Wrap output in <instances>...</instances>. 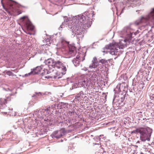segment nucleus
Instances as JSON below:
<instances>
[{
    "instance_id": "nucleus-3",
    "label": "nucleus",
    "mask_w": 154,
    "mask_h": 154,
    "mask_svg": "<svg viewBox=\"0 0 154 154\" xmlns=\"http://www.w3.org/2000/svg\"><path fill=\"white\" fill-rule=\"evenodd\" d=\"M93 76H90L88 75H85L84 78L79 81L78 85L84 88H88L90 86L92 87L95 84V79Z\"/></svg>"
},
{
    "instance_id": "nucleus-19",
    "label": "nucleus",
    "mask_w": 154,
    "mask_h": 154,
    "mask_svg": "<svg viewBox=\"0 0 154 154\" xmlns=\"http://www.w3.org/2000/svg\"><path fill=\"white\" fill-rule=\"evenodd\" d=\"M98 65V63H92V65L90 66L89 67L90 68H94L96 67Z\"/></svg>"
},
{
    "instance_id": "nucleus-23",
    "label": "nucleus",
    "mask_w": 154,
    "mask_h": 154,
    "mask_svg": "<svg viewBox=\"0 0 154 154\" xmlns=\"http://www.w3.org/2000/svg\"><path fill=\"white\" fill-rule=\"evenodd\" d=\"M11 110V108H10L8 107V108H6V110L7 111H8V110Z\"/></svg>"
},
{
    "instance_id": "nucleus-7",
    "label": "nucleus",
    "mask_w": 154,
    "mask_h": 154,
    "mask_svg": "<svg viewBox=\"0 0 154 154\" xmlns=\"http://www.w3.org/2000/svg\"><path fill=\"white\" fill-rule=\"evenodd\" d=\"M69 48V54L71 55V56H74L76 53V48L73 44L70 45L68 46Z\"/></svg>"
},
{
    "instance_id": "nucleus-14",
    "label": "nucleus",
    "mask_w": 154,
    "mask_h": 154,
    "mask_svg": "<svg viewBox=\"0 0 154 154\" xmlns=\"http://www.w3.org/2000/svg\"><path fill=\"white\" fill-rule=\"evenodd\" d=\"M82 94V95L84 94H83V93L82 91H81L76 95H75V99H78V98H79L80 97V96Z\"/></svg>"
},
{
    "instance_id": "nucleus-20",
    "label": "nucleus",
    "mask_w": 154,
    "mask_h": 154,
    "mask_svg": "<svg viewBox=\"0 0 154 154\" xmlns=\"http://www.w3.org/2000/svg\"><path fill=\"white\" fill-rule=\"evenodd\" d=\"M109 50L105 48V47L103 48V50L102 51V52L107 54L109 52Z\"/></svg>"
},
{
    "instance_id": "nucleus-15",
    "label": "nucleus",
    "mask_w": 154,
    "mask_h": 154,
    "mask_svg": "<svg viewBox=\"0 0 154 154\" xmlns=\"http://www.w3.org/2000/svg\"><path fill=\"white\" fill-rule=\"evenodd\" d=\"M144 20V19H143L140 20H137L135 22V24L136 25H138L142 23Z\"/></svg>"
},
{
    "instance_id": "nucleus-18",
    "label": "nucleus",
    "mask_w": 154,
    "mask_h": 154,
    "mask_svg": "<svg viewBox=\"0 0 154 154\" xmlns=\"http://www.w3.org/2000/svg\"><path fill=\"white\" fill-rule=\"evenodd\" d=\"M7 2L8 3V4H9L8 3V2H10L11 1H9V0H2L1 1V3H2V4L4 8V9H5V7L4 6V3L5 2Z\"/></svg>"
},
{
    "instance_id": "nucleus-5",
    "label": "nucleus",
    "mask_w": 154,
    "mask_h": 154,
    "mask_svg": "<svg viewBox=\"0 0 154 154\" xmlns=\"http://www.w3.org/2000/svg\"><path fill=\"white\" fill-rule=\"evenodd\" d=\"M80 27L75 25H74L72 29V31L74 33H75L77 34V38L79 39L80 38H82L83 37V35L81 32L82 30H81Z\"/></svg>"
},
{
    "instance_id": "nucleus-9",
    "label": "nucleus",
    "mask_w": 154,
    "mask_h": 154,
    "mask_svg": "<svg viewBox=\"0 0 154 154\" xmlns=\"http://www.w3.org/2000/svg\"><path fill=\"white\" fill-rule=\"evenodd\" d=\"M43 66H37L36 68L33 69V71H32L30 72L29 73V75H34L39 73L43 70Z\"/></svg>"
},
{
    "instance_id": "nucleus-22",
    "label": "nucleus",
    "mask_w": 154,
    "mask_h": 154,
    "mask_svg": "<svg viewBox=\"0 0 154 154\" xmlns=\"http://www.w3.org/2000/svg\"><path fill=\"white\" fill-rule=\"evenodd\" d=\"M92 63H98L97 59L96 57H94L93 58V60L92 61Z\"/></svg>"
},
{
    "instance_id": "nucleus-1",
    "label": "nucleus",
    "mask_w": 154,
    "mask_h": 154,
    "mask_svg": "<svg viewBox=\"0 0 154 154\" xmlns=\"http://www.w3.org/2000/svg\"><path fill=\"white\" fill-rule=\"evenodd\" d=\"M46 65H47L50 70L53 68H61L63 72V74L66 73L67 69L66 67L64 65L63 62L62 60V57H57L55 59L50 58L45 61Z\"/></svg>"
},
{
    "instance_id": "nucleus-13",
    "label": "nucleus",
    "mask_w": 154,
    "mask_h": 154,
    "mask_svg": "<svg viewBox=\"0 0 154 154\" xmlns=\"http://www.w3.org/2000/svg\"><path fill=\"white\" fill-rule=\"evenodd\" d=\"M116 44L117 46V48H118V49H123L124 48V47H125V45L122 44L121 43H120L118 44Z\"/></svg>"
},
{
    "instance_id": "nucleus-21",
    "label": "nucleus",
    "mask_w": 154,
    "mask_h": 154,
    "mask_svg": "<svg viewBox=\"0 0 154 154\" xmlns=\"http://www.w3.org/2000/svg\"><path fill=\"white\" fill-rule=\"evenodd\" d=\"M107 60L105 59H101L100 60L99 62L102 63V64H105L107 63Z\"/></svg>"
},
{
    "instance_id": "nucleus-17",
    "label": "nucleus",
    "mask_w": 154,
    "mask_h": 154,
    "mask_svg": "<svg viewBox=\"0 0 154 154\" xmlns=\"http://www.w3.org/2000/svg\"><path fill=\"white\" fill-rule=\"evenodd\" d=\"M6 74L9 75V76H14V75L16 76V75H15L13 73H12L10 71H7L6 72Z\"/></svg>"
},
{
    "instance_id": "nucleus-16",
    "label": "nucleus",
    "mask_w": 154,
    "mask_h": 154,
    "mask_svg": "<svg viewBox=\"0 0 154 154\" xmlns=\"http://www.w3.org/2000/svg\"><path fill=\"white\" fill-rule=\"evenodd\" d=\"M149 16L150 19H152L154 20V8L153 9L152 11L150 13Z\"/></svg>"
},
{
    "instance_id": "nucleus-12",
    "label": "nucleus",
    "mask_w": 154,
    "mask_h": 154,
    "mask_svg": "<svg viewBox=\"0 0 154 154\" xmlns=\"http://www.w3.org/2000/svg\"><path fill=\"white\" fill-rule=\"evenodd\" d=\"M80 61L77 60L76 58H74L72 61L73 63L75 66H77L79 64V62Z\"/></svg>"
},
{
    "instance_id": "nucleus-25",
    "label": "nucleus",
    "mask_w": 154,
    "mask_h": 154,
    "mask_svg": "<svg viewBox=\"0 0 154 154\" xmlns=\"http://www.w3.org/2000/svg\"><path fill=\"white\" fill-rule=\"evenodd\" d=\"M4 113L5 114H7V112H4Z\"/></svg>"
},
{
    "instance_id": "nucleus-4",
    "label": "nucleus",
    "mask_w": 154,
    "mask_h": 154,
    "mask_svg": "<svg viewBox=\"0 0 154 154\" xmlns=\"http://www.w3.org/2000/svg\"><path fill=\"white\" fill-rule=\"evenodd\" d=\"M116 44H109L105 46V48L108 50L109 53L112 55H115L118 52V49L117 48Z\"/></svg>"
},
{
    "instance_id": "nucleus-26",
    "label": "nucleus",
    "mask_w": 154,
    "mask_h": 154,
    "mask_svg": "<svg viewBox=\"0 0 154 154\" xmlns=\"http://www.w3.org/2000/svg\"><path fill=\"white\" fill-rule=\"evenodd\" d=\"M124 41L125 42V41H126V40H124Z\"/></svg>"
},
{
    "instance_id": "nucleus-11",
    "label": "nucleus",
    "mask_w": 154,
    "mask_h": 154,
    "mask_svg": "<svg viewBox=\"0 0 154 154\" xmlns=\"http://www.w3.org/2000/svg\"><path fill=\"white\" fill-rule=\"evenodd\" d=\"M11 100L10 97H8L6 99L1 98L0 99V104L2 106L5 105L6 103H7L8 102Z\"/></svg>"
},
{
    "instance_id": "nucleus-8",
    "label": "nucleus",
    "mask_w": 154,
    "mask_h": 154,
    "mask_svg": "<svg viewBox=\"0 0 154 154\" xmlns=\"http://www.w3.org/2000/svg\"><path fill=\"white\" fill-rule=\"evenodd\" d=\"M65 133V131L63 129H61L59 131H56L54 132V137L57 138H60L64 135Z\"/></svg>"
},
{
    "instance_id": "nucleus-24",
    "label": "nucleus",
    "mask_w": 154,
    "mask_h": 154,
    "mask_svg": "<svg viewBox=\"0 0 154 154\" xmlns=\"http://www.w3.org/2000/svg\"><path fill=\"white\" fill-rule=\"evenodd\" d=\"M25 17L24 16V17H21L20 18V19H25Z\"/></svg>"
},
{
    "instance_id": "nucleus-2",
    "label": "nucleus",
    "mask_w": 154,
    "mask_h": 154,
    "mask_svg": "<svg viewBox=\"0 0 154 154\" xmlns=\"http://www.w3.org/2000/svg\"><path fill=\"white\" fill-rule=\"evenodd\" d=\"M131 133H139L140 134V138L143 141L146 140L149 141L151 135V131L149 128H140L132 131Z\"/></svg>"
},
{
    "instance_id": "nucleus-10",
    "label": "nucleus",
    "mask_w": 154,
    "mask_h": 154,
    "mask_svg": "<svg viewBox=\"0 0 154 154\" xmlns=\"http://www.w3.org/2000/svg\"><path fill=\"white\" fill-rule=\"evenodd\" d=\"M86 51L85 52L80 51L76 56L77 60H79L80 61H82L85 60V57L86 56Z\"/></svg>"
},
{
    "instance_id": "nucleus-6",
    "label": "nucleus",
    "mask_w": 154,
    "mask_h": 154,
    "mask_svg": "<svg viewBox=\"0 0 154 154\" xmlns=\"http://www.w3.org/2000/svg\"><path fill=\"white\" fill-rule=\"evenodd\" d=\"M26 26L27 29V31H25L26 33L31 35L30 33L27 32L29 30L32 31L34 28V26L32 25L31 22L28 20H27L26 21Z\"/></svg>"
}]
</instances>
